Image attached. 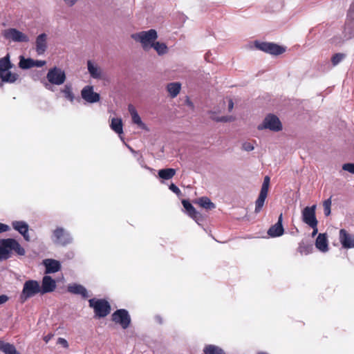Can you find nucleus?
I'll use <instances>...</instances> for the list:
<instances>
[{"label":"nucleus","mask_w":354,"mask_h":354,"mask_svg":"<svg viewBox=\"0 0 354 354\" xmlns=\"http://www.w3.org/2000/svg\"><path fill=\"white\" fill-rule=\"evenodd\" d=\"M13 253L18 256H24L26 250L15 239H0V261L10 259Z\"/></svg>","instance_id":"f257e3e1"},{"label":"nucleus","mask_w":354,"mask_h":354,"mask_svg":"<svg viewBox=\"0 0 354 354\" xmlns=\"http://www.w3.org/2000/svg\"><path fill=\"white\" fill-rule=\"evenodd\" d=\"M46 79L48 82H43L44 86L48 91H54L53 85H62L66 80V75L62 68L54 66L48 70Z\"/></svg>","instance_id":"f03ea898"},{"label":"nucleus","mask_w":354,"mask_h":354,"mask_svg":"<svg viewBox=\"0 0 354 354\" xmlns=\"http://www.w3.org/2000/svg\"><path fill=\"white\" fill-rule=\"evenodd\" d=\"M158 32L154 29L141 31L131 35V37L140 43L144 50L148 51L151 49V46L158 39Z\"/></svg>","instance_id":"7ed1b4c3"},{"label":"nucleus","mask_w":354,"mask_h":354,"mask_svg":"<svg viewBox=\"0 0 354 354\" xmlns=\"http://www.w3.org/2000/svg\"><path fill=\"white\" fill-rule=\"evenodd\" d=\"M50 239L55 245L62 247H65L73 242V237L71 232L62 227H57L53 230Z\"/></svg>","instance_id":"20e7f679"},{"label":"nucleus","mask_w":354,"mask_h":354,"mask_svg":"<svg viewBox=\"0 0 354 354\" xmlns=\"http://www.w3.org/2000/svg\"><path fill=\"white\" fill-rule=\"evenodd\" d=\"M41 294V286L39 281L36 280H28L24 283L23 289L20 295L21 302L26 301L30 297L37 294Z\"/></svg>","instance_id":"39448f33"},{"label":"nucleus","mask_w":354,"mask_h":354,"mask_svg":"<svg viewBox=\"0 0 354 354\" xmlns=\"http://www.w3.org/2000/svg\"><path fill=\"white\" fill-rule=\"evenodd\" d=\"M258 130L269 129L272 131H279L282 129V124L277 116L268 114L266 116L262 123L257 127Z\"/></svg>","instance_id":"423d86ee"},{"label":"nucleus","mask_w":354,"mask_h":354,"mask_svg":"<svg viewBox=\"0 0 354 354\" xmlns=\"http://www.w3.org/2000/svg\"><path fill=\"white\" fill-rule=\"evenodd\" d=\"M88 302L89 306L93 308L95 316L98 317H104L110 313L111 306L106 300L91 299Z\"/></svg>","instance_id":"0eeeda50"},{"label":"nucleus","mask_w":354,"mask_h":354,"mask_svg":"<svg viewBox=\"0 0 354 354\" xmlns=\"http://www.w3.org/2000/svg\"><path fill=\"white\" fill-rule=\"evenodd\" d=\"M256 47L266 53L279 55L286 51V48L271 42H256Z\"/></svg>","instance_id":"6e6552de"},{"label":"nucleus","mask_w":354,"mask_h":354,"mask_svg":"<svg viewBox=\"0 0 354 354\" xmlns=\"http://www.w3.org/2000/svg\"><path fill=\"white\" fill-rule=\"evenodd\" d=\"M270 180V179L269 176H265L263 184L261 185L259 195L257 201H255V213H259L261 210L264 205L265 201L268 194Z\"/></svg>","instance_id":"1a4fd4ad"},{"label":"nucleus","mask_w":354,"mask_h":354,"mask_svg":"<svg viewBox=\"0 0 354 354\" xmlns=\"http://www.w3.org/2000/svg\"><path fill=\"white\" fill-rule=\"evenodd\" d=\"M3 36L7 40L14 42H28L29 37L16 28H8L3 32Z\"/></svg>","instance_id":"9d476101"},{"label":"nucleus","mask_w":354,"mask_h":354,"mask_svg":"<svg viewBox=\"0 0 354 354\" xmlns=\"http://www.w3.org/2000/svg\"><path fill=\"white\" fill-rule=\"evenodd\" d=\"M316 207V205H313L311 207H304L301 211L302 221L310 227L317 225L318 223L315 215Z\"/></svg>","instance_id":"9b49d317"},{"label":"nucleus","mask_w":354,"mask_h":354,"mask_svg":"<svg viewBox=\"0 0 354 354\" xmlns=\"http://www.w3.org/2000/svg\"><path fill=\"white\" fill-rule=\"evenodd\" d=\"M112 320L124 329L127 328L131 323L130 315L124 309H120L114 312L112 315Z\"/></svg>","instance_id":"f8f14e48"},{"label":"nucleus","mask_w":354,"mask_h":354,"mask_svg":"<svg viewBox=\"0 0 354 354\" xmlns=\"http://www.w3.org/2000/svg\"><path fill=\"white\" fill-rule=\"evenodd\" d=\"M128 111L130 113L133 124L141 130L149 132L150 131L149 127L142 121L141 117L138 114L136 109L132 104L128 106Z\"/></svg>","instance_id":"ddd939ff"},{"label":"nucleus","mask_w":354,"mask_h":354,"mask_svg":"<svg viewBox=\"0 0 354 354\" xmlns=\"http://www.w3.org/2000/svg\"><path fill=\"white\" fill-rule=\"evenodd\" d=\"M339 241L343 248H354V234L349 233L344 229H341L339 232Z\"/></svg>","instance_id":"4468645a"},{"label":"nucleus","mask_w":354,"mask_h":354,"mask_svg":"<svg viewBox=\"0 0 354 354\" xmlns=\"http://www.w3.org/2000/svg\"><path fill=\"white\" fill-rule=\"evenodd\" d=\"M82 98L88 103H96L100 101V96L97 93L94 92L93 86H85L81 91Z\"/></svg>","instance_id":"2eb2a0df"},{"label":"nucleus","mask_w":354,"mask_h":354,"mask_svg":"<svg viewBox=\"0 0 354 354\" xmlns=\"http://www.w3.org/2000/svg\"><path fill=\"white\" fill-rule=\"evenodd\" d=\"M87 70L91 78L95 80H102L104 78L103 69L97 63L93 60H88L86 62Z\"/></svg>","instance_id":"dca6fc26"},{"label":"nucleus","mask_w":354,"mask_h":354,"mask_svg":"<svg viewBox=\"0 0 354 354\" xmlns=\"http://www.w3.org/2000/svg\"><path fill=\"white\" fill-rule=\"evenodd\" d=\"M48 36L46 33H41L35 39V51L37 55H41L45 53L48 48Z\"/></svg>","instance_id":"f3484780"},{"label":"nucleus","mask_w":354,"mask_h":354,"mask_svg":"<svg viewBox=\"0 0 354 354\" xmlns=\"http://www.w3.org/2000/svg\"><path fill=\"white\" fill-rule=\"evenodd\" d=\"M12 227L21 234L26 241L30 240V237L28 233L29 226L28 223L22 221H15L12 223Z\"/></svg>","instance_id":"a211bd4d"},{"label":"nucleus","mask_w":354,"mask_h":354,"mask_svg":"<svg viewBox=\"0 0 354 354\" xmlns=\"http://www.w3.org/2000/svg\"><path fill=\"white\" fill-rule=\"evenodd\" d=\"M283 216L281 214L279 216L278 221L272 225L268 230V234L272 238L279 237L284 233V229L282 225Z\"/></svg>","instance_id":"6ab92c4d"},{"label":"nucleus","mask_w":354,"mask_h":354,"mask_svg":"<svg viewBox=\"0 0 354 354\" xmlns=\"http://www.w3.org/2000/svg\"><path fill=\"white\" fill-rule=\"evenodd\" d=\"M41 286V294L53 292L56 288V281L50 276H44Z\"/></svg>","instance_id":"aec40b11"},{"label":"nucleus","mask_w":354,"mask_h":354,"mask_svg":"<svg viewBox=\"0 0 354 354\" xmlns=\"http://www.w3.org/2000/svg\"><path fill=\"white\" fill-rule=\"evenodd\" d=\"M42 264L46 268V274L55 273L61 269L60 262L53 259H46L43 260Z\"/></svg>","instance_id":"412c9836"},{"label":"nucleus","mask_w":354,"mask_h":354,"mask_svg":"<svg viewBox=\"0 0 354 354\" xmlns=\"http://www.w3.org/2000/svg\"><path fill=\"white\" fill-rule=\"evenodd\" d=\"M67 290L70 293L82 296L86 299L90 295L84 286L78 283H70L67 286Z\"/></svg>","instance_id":"4be33fe9"},{"label":"nucleus","mask_w":354,"mask_h":354,"mask_svg":"<svg viewBox=\"0 0 354 354\" xmlns=\"http://www.w3.org/2000/svg\"><path fill=\"white\" fill-rule=\"evenodd\" d=\"M59 94L71 103H73L75 100V95L73 92V88L72 84L70 83H67L64 84L62 88H60Z\"/></svg>","instance_id":"5701e85b"},{"label":"nucleus","mask_w":354,"mask_h":354,"mask_svg":"<svg viewBox=\"0 0 354 354\" xmlns=\"http://www.w3.org/2000/svg\"><path fill=\"white\" fill-rule=\"evenodd\" d=\"M10 70V69L0 71V78L1 80V82H0L1 87L3 86V82L12 84L18 80L19 75L12 73Z\"/></svg>","instance_id":"b1692460"},{"label":"nucleus","mask_w":354,"mask_h":354,"mask_svg":"<svg viewBox=\"0 0 354 354\" xmlns=\"http://www.w3.org/2000/svg\"><path fill=\"white\" fill-rule=\"evenodd\" d=\"M316 248L322 252L328 251V241L326 234H319L315 241Z\"/></svg>","instance_id":"393cba45"},{"label":"nucleus","mask_w":354,"mask_h":354,"mask_svg":"<svg viewBox=\"0 0 354 354\" xmlns=\"http://www.w3.org/2000/svg\"><path fill=\"white\" fill-rule=\"evenodd\" d=\"M110 128L122 139L121 136L123 133V123L120 118H111Z\"/></svg>","instance_id":"a878e982"},{"label":"nucleus","mask_w":354,"mask_h":354,"mask_svg":"<svg viewBox=\"0 0 354 354\" xmlns=\"http://www.w3.org/2000/svg\"><path fill=\"white\" fill-rule=\"evenodd\" d=\"M182 204L185 209L187 214L194 219L196 221H198V218L200 217V214L196 210V209L194 207V206L187 201L183 200L182 201Z\"/></svg>","instance_id":"bb28decb"},{"label":"nucleus","mask_w":354,"mask_h":354,"mask_svg":"<svg viewBox=\"0 0 354 354\" xmlns=\"http://www.w3.org/2000/svg\"><path fill=\"white\" fill-rule=\"evenodd\" d=\"M167 91L171 98L176 97L181 90V84L179 82H171L166 86Z\"/></svg>","instance_id":"cd10ccee"},{"label":"nucleus","mask_w":354,"mask_h":354,"mask_svg":"<svg viewBox=\"0 0 354 354\" xmlns=\"http://www.w3.org/2000/svg\"><path fill=\"white\" fill-rule=\"evenodd\" d=\"M152 46L151 49L153 48L159 56H163L169 53V48L164 42L156 40Z\"/></svg>","instance_id":"c85d7f7f"},{"label":"nucleus","mask_w":354,"mask_h":354,"mask_svg":"<svg viewBox=\"0 0 354 354\" xmlns=\"http://www.w3.org/2000/svg\"><path fill=\"white\" fill-rule=\"evenodd\" d=\"M203 354H226L225 351L215 344H206L203 349Z\"/></svg>","instance_id":"c756f323"},{"label":"nucleus","mask_w":354,"mask_h":354,"mask_svg":"<svg viewBox=\"0 0 354 354\" xmlns=\"http://www.w3.org/2000/svg\"><path fill=\"white\" fill-rule=\"evenodd\" d=\"M176 171L172 168L160 169L158 172V177L162 180H170L176 175Z\"/></svg>","instance_id":"7c9ffc66"},{"label":"nucleus","mask_w":354,"mask_h":354,"mask_svg":"<svg viewBox=\"0 0 354 354\" xmlns=\"http://www.w3.org/2000/svg\"><path fill=\"white\" fill-rule=\"evenodd\" d=\"M0 351L5 354H20L12 344L3 341H0Z\"/></svg>","instance_id":"2f4dec72"},{"label":"nucleus","mask_w":354,"mask_h":354,"mask_svg":"<svg viewBox=\"0 0 354 354\" xmlns=\"http://www.w3.org/2000/svg\"><path fill=\"white\" fill-rule=\"evenodd\" d=\"M33 59L25 58L24 56L19 57V67L21 69H29L33 68Z\"/></svg>","instance_id":"473e14b6"},{"label":"nucleus","mask_w":354,"mask_h":354,"mask_svg":"<svg viewBox=\"0 0 354 354\" xmlns=\"http://www.w3.org/2000/svg\"><path fill=\"white\" fill-rule=\"evenodd\" d=\"M196 203L206 209H212L215 208V205L211 202L207 197H201L198 198Z\"/></svg>","instance_id":"72a5a7b5"},{"label":"nucleus","mask_w":354,"mask_h":354,"mask_svg":"<svg viewBox=\"0 0 354 354\" xmlns=\"http://www.w3.org/2000/svg\"><path fill=\"white\" fill-rule=\"evenodd\" d=\"M313 245L310 244H306L304 242H301L299 244L297 251L301 254V255H308L313 252Z\"/></svg>","instance_id":"f704fd0d"},{"label":"nucleus","mask_w":354,"mask_h":354,"mask_svg":"<svg viewBox=\"0 0 354 354\" xmlns=\"http://www.w3.org/2000/svg\"><path fill=\"white\" fill-rule=\"evenodd\" d=\"M12 68V64L10 63L9 54L0 59V71L11 69Z\"/></svg>","instance_id":"c9c22d12"},{"label":"nucleus","mask_w":354,"mask_h":354,"mask_svg":"<svg viewBox=\"0 0 354 354\" xmlns=\"http://www.w3.org/2000/svg\"><path fill=\"white\" fill-rule=\"evenodd\" d=\"M212 114H213V113H212ZM211 118L213 120L219 122H231L236 120V118L233 115L216 116L212 115Z\"/></svg>","instance_id":"e433bc0d"},{"label":"nucleus","mask_w":354,"mask_h":354,"mask_svg":"<svg viewBox=\"0 0 354 354\" xmlns=\"http://www.w3.org/2000/svg\"><path fill=\"white\" fill-rule=\"evenodd\" d=\"M331 199L328 198L323 203L324 212L325 216H328L330 214Z\"/></svg>","instance_id":"4c0bfd02"},{"label":"nucleus","mask_w":354,"mask_h":354,"mask_svg":"<svg viewBox=\"0 0 354 354\" xmlns=\"http://www.w3.org/2000/svg\"><path fill=\"white\" fill-rule=\"evenodd\" d=\"M344 58V55L342 53H337L332 57V62L334 66L338 64Z\"/></svg>","instance_id":"58836bf2"},{"label":"nucleus","mask_w":354,"mask_h":354,"mask_svg":"<svg viewBox=\"0 0 354 354\" xmlns=\"http://www.w3.org/2000/svg\"><path fill=\"white\" fill-rule=\"evenodd\" d=\"M342 169L354 174V163H345L342 165Z\"/></svg>","instance_id":"ea45409f"},{"label":"nucleus","mask_w":354,"mask_h":354,"mask_svg":"<svg viewBox=\"0 0 354 354\" xmlns=\"http://www.w3.org/2000/svg\"><path fill=\"white\" fill-rule=\"evenodd\" d=\"M224 103H227V108L229 112H231L234 109V102L231 98H226L224 101Z\"/></svg>","instance_id":"a19ab883"},{"label":"nucleus","mask_w":354,"mask_h":354,"mask_svg":"<svg viewBox=\"0 0 354 354\" xmlns=\"http://www.w3.org/2000/svg\"><path fill=\"white\" fill-rule=\"evenodd\" d=\"M242 149L244 150V151H251L252 150H254V145L250 143V142H244L243 145H242Z\"/></svg>","instance_id":"79ce46f5"},{"label":"nucleus","mask_w":354,"mask_h":354,"mask_svg":"<svg viewBox=\"0 0 354 354\" xmlns=\"http://www.w3.org/2000/svg\"><path fill=\"white\" fill-rule=\"evenodd\" d=\"M46 62L44 60H35L33 63V67L41 68L45 66Z\"/></svg>","instance_id":"37998d69"},{"label":"nucleus","mask_w":354,"mask_h":354,"mask_svg":"<svg viewBox=\"0 0 354 354\" xmlns=\"http://www.w3.org/2000/svg\"><path fill=\"white\" fill-rule=\"evenodd\" d=\"M169 188L171 192H173L178 196H179L181 194L180 189L176 185H174L173 183L169 185Z\"/></svg>","instance_id":"c03bdc74"},{"label":"nucleus","mask_w":354,"mask_h":354,"mask_svg":"<svg viewBox=\"0 0 354 354\" xmlns=\"http://www.w3.org/2000/svg\"><path fill=\"white\" fill-rule=\"evenodd\" d=\"M57 343L58 344L62 345V346L63 347H64V348H68V342H67V341H66V339H65L64 338L59 337V338L57 339Z\"/></svg>","instance_id":"a18cd8bd"},{"label":"nucleus","mask_w":354,"mask_h":354,"mask_svg":"<svg viewBox=\"0 0 354 354\" xmlns=\"http://www.w3.org/2000/svg\"><path fill=\"white\" fill-rule=\"evenodd\" d=\"M65 5L68 7L75 6L79 0H62Z\"/></svg>","instance_id":"49530a36"},{"label":"nucleus","mask_w":354,"mask_h":354,"mask_svg":"<svg viewBox=\"0 0 354 354\" xmlns=\"http://www.w3.org/2000/svg\"><path fill=\"white\" fill-rule=\"evenodd\" d=\"M10 229L9 225L0 223V233L8 232Z\"/></svg>","instance_id":"de8ad7c7"},{"label":"nucleus","mask_w":354,"mask_h":354,"mask_svg":"<svg viewBox=\"0 0 354 354\" xmlns=\"http://www.w3.org/2000/svg\"><path fill=\"white\" fill-rule=\"evenodd\" d=\"M354 2L351 5V7L348 10V16L351 18H354Z\"/></svg>","instance_id":"09e8293b"},{"label":"nucleus","mask_w":354,"mask_h":354,"mask_svg":"<svg viewBox=\"0 0 354 354\" xmlns=\"http://www.w3.org/2000/svg\"><path fill=\"white\" fill-rule=\"evenodd\" d=\"M8 300V296L5 295H0V305L5 304Z\"/></svg>","instance_id":"8fccbe9b"},{"label":"nucleus","mask_w":354,"mask_h":354,"mask_svg":"<svg viewBox=\"0 0 354 354\" xmlns=\"http://www.w3.org/2000/svg\"><path fill=\"white\" fill-rule=\"evenodd\" d=\"M53 337V334L52 333H49L47 335L44 336V340L46 343H48L50 339L51 338Z\"/></svg>","instance_id":"3c124183"},{"label":"nucleus","mask_w":354,"mask_h":354,"mask_svg":"<svg viewBox=\"0 0 354 354\" xmlns=\"http://www.w3.org/2000/svg\"><path fill=\"white\" fill-rule=\"evenodd\" d=\"M311 227L313 229V231L312 232V236H315L318 232L317 225H313V227Z\"/></svg>","instance_id":"603ef678"},{"label":"nucleus","mask_w":354,"mask_h":354,"mask_svg":"<svg viewBox=\"0 0 354 354\" xmlns=\"http://www.w3.org/2000/svg\"><path fill=\"white\" fill-rule=\"evenodd\" d=\"M140 165H141L142 167H144V168H145V169H151L149 167H147V166L145 165L144 164H142V161H140Z\"/></svg>","instance_id":"864d4df0"},{"label":"nucleus","mask_w":354,"mask_h":354,"mask_svg":"<svg viewBox=\"0 0 354 354\" xmlns=\"http://www.w3.org/2000/svg\"><path fill=\"white\" fill-rule=\"evenodd\" d=\"M140 165H141L142 167H144V168H145V169H151L149 167H147V166L145 165L144 164H142V161H140Z\"/></svg>","instance_id":"5fc2aeb1"},{"label":"nucleus","mask_w":354,"mask_h":354,"mask_svg":"<svg viewBox=\"0 0 354 354\" xmlns=\"http://www.w3.org/2000/svg\"><path fill=\"white\" fill-rule=\"evenodd\" d=\"M128 148L130 149V151L133 153H136V152L129 146H128Z\"/></svg>","instance_id":"6e6d98bb"}]
</instances>
